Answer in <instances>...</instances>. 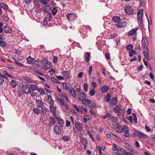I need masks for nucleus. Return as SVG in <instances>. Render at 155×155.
Returning <instances> with one entry per match:
<instances>
[{"label":"nucleus","instance_id":"f257e3e1","mask_svg":"<svg viewBox=\"0 0 155 155\" xmlns=\"http://www.w3.org/2000/svg\"><path fill=\"white\" fill-rule=\"evenodd\" d=\"M36 107H34L32 110L34 114H38L39 113L42 114L43 113V109L42 107L44 105L42 101L39 100H36Z\"/></svg>","mask_w":155,"mask_h":155},{"label":"nucleus","instance_id":"f03ea898","mask_svg":"<svg viewBox=\"0 0 155 155\" xmlns=\"http://www.w3.org/2000/svg\"><path fill=\"white\" fill-rule=\"evenodd\" d=\"M113 110L118 116H124L125 112V110L119 105L115 106L113 108Z\"/></svg>","mask_w":155,"mask_h":155},{"label":"nucleus","instance_id":"7ed1b4c3","mask_svg":"<svg viewBox=\"0 0 155 155\" xmlns=\"http://www.w3.org/2000/svg\"><path fill=\"white\" fill-rule=\"evenodd\" d=\"M133 135L135 137H138L140 138H146L147 137V136L146 134L139 130L135 131Z\"/></svg>","mask_w":155,"mask_h":155},{"label":"nucleus","instance_id":"20e7f679","mask_svg":"<svg viewBox=\"0 0 155 155\" xmlns=\"http://www.w3.org/2000/svg\"><path fill=\"white\" fill-rule=\"evenodd\" d=\"M124 11L127 15L133 14L134 12L132 7L130 6H126L124 8Z\"/></svg>","mask_w":155,"mask_h":155},{"label":"nucleus","instance_id":"39448f33","mask_svg":"<svg viewBox=\"0 0 155 155\" xmlns=\"http://www.w3.org/2000/svg\"><path fill=\"white\" fill-rule=\"evenodd\" d=\"M43 64V61L41 60H37L35 61L32 64L33 66L35 68H40L41 67Z\"/></svg>","mask_w":155,"mask_h":155},{"label":"nucleus","instance_id":"423d86ee","mask_svg":"<svg viewBox=\"0 0 155 155\" xmlns=\"http://www.w3.org/2000/svg\"><path fill=\"white\" fill-rule=\"evenodd\" d=\"M56 100L59 101L61 105H64L66 107V109L67 110H68V105L67 104L66 101H64V100L62 98H59L58 97H57L56 98Z\"/></svg>","mask_w":155,"mask_h":155},{"label":"nucleus","instance_id":"0eeeda50","mask_svg":"<svg viewBox=\"0 0 155 155\" xmlns=\"http://www.w3.org/2000/svg\"><path fill=\"white\" fill-rule=\"evenodd\" d=\"M66 16L67 19L70 21L74 20L76 17V15L74 14L71 13H68Z\"/></svg>","mask_w":155,"mask_h":155},{"label":"nucleus","instance_id":"6e6552de","mask_svg":"<svg viewBox=\"0 0 155 155\" xmlns=\"http://www.w3.org/2000/svg\"><path fill=\"white\" fill-rule=\"evenodd\" d=\"M143 10L141 9L139 10L137 13V18L138 21H141L142 20L143 16Z\"/></svg>","mask_w":155,"mask_h":155},{"label":"nucleus","instance_id":"1a4fd4ad","mask_svg":"<svg viewBox=\"0 0 155 155\" xmlns=\"http://www.w3.org/2000/svg\"><path fill=\"white\" fill-rule=\"evenodd\" d=\"M109 87L107 85H104L101 86L100 88V90L101 93H105L109 90Z\"/></svg>","mask_w":155,"mask_h":155},{"label":"nucleus","instance_id":"9d476101","mask_svg":"<svg viewBox=\"0 0 155 155\" xmlns=\"http://www.w3.org/2000/svg\"><path fill=\"white\" fill-rule=\"evenodd\" d=\"M83 124L81 123L76 122L75 124V127L78 130L81 131L83 128Z\"/></svg>","mask_w":155,"mask_h":155},{"label":"nucleus","instance_id":"9b49d317","mask_svg":"<svg viewBox=\"0 0 155 155\" xmlns=\"http://www.w3.org/2000/svg\"><path fill=\"white\" fill-rule=\"evenodd\" d=\"M48 125L49 127L54 125L55 124V121L54 118L52 116L50 117L48 119Z\"/></svg>","mask_w":155,"mask_h":155},{"label":"nucleus","instance_id":"f8f14e48","mask_svg":"<svg viewBox=\"0 0 155 155\" xmlns=\"http://www.w3.org/2000/svg\"><path fill=\"white\" fill-rule=\"evenodd\" d=\"M83 34L86 35V32L90 31L91 30V27L89 26H83Z\"/></svg>","mask_w":155,"mask_h":155},{"label":"nucleus","instance_id":"ddd939ff","mask_svg":"<svg viewBox=\"0 0 155 155\" xmlns=\"http://www.w3.org/2000/svg\"><path fill=\"white\" fill-rule=\"evenodd\" d=\"M54 131L56 134H60L61 133V129L58 126L55 125L54 128Z\"/></svg>","mask_w":155,"mask_h":155},{"label":"nucleus","instance_id":"4468645a","mask_svg":"<svg viewBox=\"0 0 155 155\" xmlns=\"http://www.w3.org/2000/svg\"><path fill=\"white\" fill-rule=\"evenodd\" d=\"M22 89L23 92L24 94H28L29 93L30 90L28 86L26 85H23Z\"/></svg>","mask_w":155,"mask_h":155},{"label":"nucleus","instance_id":"2eb2a0df","mask_svg":"<svg viewBox=\"0 0 155 155\" xmlns=\"http://www.w3.org/2000/svg\"><path fill=\"white\" fill-rule=\"evenodd\" d=\"M62 74L63 75V77L66 79H68L70 78V72L68 71H63Z\"/></svg>","mask_w":155,"mask_h":155},{"label":"nucleus","instance_id":"dca6fc26","mask_svg":"<svg viewBox=\"0 0 155 155\" xmlns=\"http://www.w3.org/2000/svg\"><path fill=\"white\" fill-rule=\"evenodd\" d=\"M117 152L122 155H125L127 154V152L124 149L120 148H118Z\"/></svg>","mask_w":155,"mask_h":155},{"label":"nucleus","instance_id":"f3484780","mask_svg":"<svg viewBox=\"0 0 155 155\" xmlns=\"http://www.w3.org/2000/svg\"><path fill=\"white\" fill-rule=\"evenodd\" d=\"M112 20L115 23H119L121 21V19L119 16H114L112 18Z\"/></svg>","mask_w":155,"mask_h":155},{"label":"nucleus","instance_id":"a211bd4d","mask_svg":"<svg viewBox=\"0 0 155 155\" xmlns=\"http://www.w3.org/2000/svg\"><path fill=\"white\" fill-rule=\"evenodd\" d=\"M126 26V21H123L122 22H119L116 25V26L119 28H124Z\"/></svg>","mask_w":155,"mask_h":155},{"label":"nucleus","instance_id":"6ab92c4d","mask_svg":"<svg viewBox=\"0 0 155 155\" xmlns=\"http://www.w3.org/2000/svg\"><path fill=\"white\" fill-rule=\"evenodd\" d=\"M90 53L88 52H87L84 56V58L86 62L87 63H89L90 60Z\"/></svg>","mask_w":155,"mask_h":155},{"label":"nucleus","instance_id":"aec40b11","mask_svg":"<svg viewBox=\"0 0 155 155\" xmlns=\"http://www.w3.org/2000/svg\"><path fill=\"white\" fill-rule=\"evenodd\" d=\"M78 97L79 100H81V98H82L83 99H85L86 97L85 93L83 92H81L78 95Z\"/></svg>","mask_w":155,"mask_h":155},{"label":"nucleus","instance_id":"412c9836","mask_svg":"<svg viewBox=\"0 0 155 155\" xmlns=\"http://www.w3.org/2000/svg\"><path fill=\"white\" fill-rule=\"evenodd\" d=\"M137 28H135L131 30L128 32V34L129 36H131L134 34L136 35V31L137 30Z\"/></svg>","mask_w":155,"mask_h":155},{"label":"nucleus","instance_id":"4be33fe9","mask_svg":"<svg viewBox=\"0 0 155 155\" xmlns=\"http://www.w3.org/2000/svg\"><path fill=\"white\" fill-rule=\"evenodd\" d=\"M4 31L6 33H10L12 32L11 28L10 27H5Z\"/></svg>","mask_w":155,"mask_h":155},{"label":"nucleus","instance_id":"5701e85b","mask_svg":"<svg viewBox=\"0 0 155 155\" xmlns=\"http://www.w3.org/2000/svg\"><path fill=\"white\" fill-rule=\"evenodd\" d=\"M52 64L51 62L47 61L46 62V64L44 65V67L45 69H49L51 68Z\"/></svg>","mask_w":155,"mask_h":155},{"label":"nucleus","instance_id":"b1692460","mask_svg":"<svg viewBox=\"0 0 155 155\" xmlns=\"http://www.w3.org/2000/svg\"><path fill=\"white\" fill-rule=\"evenodd\" d=\"M111 101V104H112L113 106L116 105L117 104L118 101L116 97H113L112 98Z\"/></svg>","mask_w":155,"mask_h":155},{"label":"nucleus","instance_id":"393cba45","mask_svg":"<svg viewBox=\"0 0 155 155\" xmlns=\"http://www.w3.org/2000/svg\"><path fill=\"white\" fill-rule=\"evenodd\" d=\"M58 95L60 97H65V99H66L67 101L68 102H69V99H68V97L66 93H60Z\"/></svg>","mask_w":155,"mask_h":155},{"label":"nucleus","instance_id":"a878e982","mask_svg":"<svg viewBox=\"0 0 155 155\" xmlns=\"http://www.w3.org/2000/svg\"><path fill=\"white\" fill-rule=\"evenodd\" d=\"M37 91L41 95H44L45 93L44 89L42 88L37 87Z\"/></svg>","mask_w":155,"mask_h":155},{"label":"nucleus","instance_id":"bb28decb","mask_svg":"<svg viewBox=\"0 0 155 155\" xmlns=\"http://www.w3.org/2000/svg\"><path fill=\"white\" fill-rule=\"evenodd\" d=\"M69 91L71 96L73 97H75L76 96L75 90L72 88H71L69 89Z\"/></svg>","mask_w":155,"mask_h":155},{"label":"nucleus","instance_id":"cd10ccee","mask_svg":"<svg viewBox=\"0 0 155 155\" xmlns=\"http://www.w3.org/2000/svg\"><path fill=\"white\" fill-rule=\"evenodd\" d=\"M82 103L87 106H88L91 103V101L90 100H88L85 99L82 100Z\"/></svg>","mask_w":155,"mask_h":155},{"label":"nucleus","instance_id":"c85d7f7f","mask_svg":"<svg viewBox=\"0 0 155 155\" xmlns=\"http://www.w3.org/2000/svg\"><path fill=\"white\" fill-rule=\"evenodd\" d=\"M129 129L128 127H127L126 130L124 132V136L125 137H129L130 136V134L129 133Z\"/></svg>","mask_w":155,"mask_h":155},{"label":"nucleus","instance_id":"c756f323","mask_svg":"<svg viewBox=\"0 0 155 155\" xmlns=\"http://www.w3.org/2000/svg\"><path fill=\"white\" fill-rule=\"evenodd\" d=\"M29 89L30 91H35V90H37V87L34 84H31L29 85Z\"/></svg>","mask_w":155,"mask_h":155},{"label":"nucleus","instance_id":"7c9ffc66","mask_svg":"<svg viewBox=\"0 0 155 155\" xmlns=\"http://www.w3.org/2000/svg\"><path fill=\"white\" fill-rule=\"evenodd\" d=\"M51 7L50 6L46 5L45 6V12L48 13V15L51 14Z\"/></svg>","mask_w":155,"mask_h":155},{"label":"nucleus","instance_id":"2f4dec72","mask_svg":"<svg viewBox=\"0 0 155 155\" xmlns=\"http://www.w3.org/2000/svg\"><path fill=\"white\" fill-rule=\"evenodd\" d=\"M84 123H86L91 118V115H84Z\"/></svg>","mask_w":155,"mask_h":155},{"label":"nucleus","instance_id":"473e14b6","mask_svg":"<svg viewBox=\"0 0 155 155\" xmlns=\"http://www.w3.org/2000/svg\"><path fill=\"white\" fill-rule=\"evenodd\" d=\"M47 100L48 101L49 103L51 105H53L54 104V101L52 99L51 96L49 95H48L47 96Z\"/></svg>","mask_w":155,"mask_h":155},{"label":"nucleus","instance_id":"72a5a7b5","mask_svg":"<svg viewBox=\"0 0 155 155\" xmlns=\"http://www.w3.org/2000/svg\"><path fill=\"white\" fill-rule=\"evenodd\" d=\"M80 138H81V142L83 145L87 144V140L86 138H81V137H80Z\"/></svg>","mask_w":155,"mask_h":155},{"label":"nucleus","instance_id":"f704fd0d","mask_svg":"<svg viewBox=\"0 0 155 155\" xmlns=\"http://www.w3.org/2000/svg\"><path fill=\"white\" fill-rule=\"evenodd\" d=\"M50 110L51 112H52L54 114L55 113V111L56 109V107L53 106V105L51 104L50 106Z\"/></svg>","mask_w":155,"mask_h":155},{"label":"nucleus","instance_id":"c9c22d12","mask_svg":"<svg viewBox=\"0 0 155 155\" xmlns=\"http://www.w3.org/2000/svg\"><path fill=\"white\" fill-rule=\"evenodd\" d=\"M57 12V9L56 7L51 8V10L50 12L51 14H52L54 15H55Z\"/></svg>","mask_w":155,"mask_h":155},{"label":"nucleus","instance_id":"e433bc0d","mask_svg":"<svg viewBox=\"0 0 155 155\" xmlns=\"http://www.w3.org/2000/svg\"><path fill=\"white\" fill-rule=\"evenodd\" d=\"M0 6H1L2 8L5 10H7L8 8V6L3 2H1L0 3Z\"/></svg>","mask_w":155,"mask_h":155},{"label":"nucleus","instance_id":"4c0bfd02","mask_svg":"<svg viewBox=\"0 0 155 155\" xmlns=\"http://www.w3.org/2000/svg\"><path fill=\"white\" fill-rule=\"evenodd\" d=\"M143 54L144 55L145 57H146L147 60H149L150 59V58L149 57V51H148H148L147 50L146 51H144L143 52Z\"/></svg>","mask_w":155,"mask_h":155},{"label":"nucleus","instance_id":"58836bf2","mask_svg":"<svg viewBox=\"0 0 155 155\" xmlns=\"http://www.w3.org/2000/svg\"><path fill=\"white\" fill-rule=\"evenodd\" d=\"M9 83L13 88L15 87L17 85L16 81L13 80H11Z\"/></svg>","mask_w":155,"mask_h":155},{"label":"nucleus","instance_id":"ea45409f","mask_svg":"<svg viewBox=\"0 0 155 155\" xmlns=\"http://www.w3.org/2000/svg\"><path fill=\"white\" fill-rule=\"evenodd\" d=\"M127 127L126 126H124L123 128H121V129H119L117 132L120 133H123L124 132L125 130H126V129L127 128Z\"/></svg>","mask_w":155,"mask_h":155},{"label":"nucleus","instance_id":"a19ab883","mask_svg":"<svg viewBox=\"0 0 155 155\" xmlns=\"http://www.w3.org/2000/svg\"><path fill=\"white\" fill-rule=\"evenodd\" d=\"M61 139L64 141L68 142L70 140V137L68 136H64L61 137Z\"/></svg>","mask_w":155,"mask_h":155},{"label":"nucleus","instance_id":"79ce46f5","mask_svg":"<svg viewBox=\"0 0 155 155\" xmlns=\"http://www.w3.org/2000/svg\"><path fill=\"white\" fill-rule=\"evenodd\" d=\"M3 78H4L5 79L7 78L5 75H0V85L2 84L4 82V80Z\"/></svg>","mask_w":155,"mask_h":155},{"label":"nucleus","instance_id":"37998d69","mask_svg":"<svg viewBox=\"0 0 155 155\" xmlns=\"http://www.w3.org/2000/svg\"><path fill=\"white\" fill-rule=\"evenodd\" d=\"M137 54V52L134 50H130L129 51V54L130 57H132L134 54Z\"/></svg>","mask_w":155,"mask_h":155},{"label":"nucleus","instance_id":"c03bdc74","mask_svg":"<svg viewBox=\"0 0 155 155\" xmlns=\"http://www.w3.org/2000/svg\"><path fill=\"white\" fill-rule=\"evenodd\" d=\"M23 78L27 82L30 83L33 82V81L27 77H23Z\"/></svg>","mask_w":155,"mask_h":155},{"label":"nucleus","instance_id":"a18cd8bd","mask_svg":"<svg viewBox=\"0 0 155 155\" xmlns=\"http://www.w3.org/2000/svg\"><path fill=\"white\" fill-rule=\"evenodd\" d=\"M34 59L31 57H29L27 59V62L28 64H31L33 61Z\"/></svg>","mask_w":155,"mask_h":155},{"label":"nucleus","instance_id":"49530a36","mask_svg":"<svg viewBox=\"0 0 155 155\" xmlns=\"http://www.w3.org/2000/svg\"><path fill=\"white\" fill-rule=\"evenodd\" d=\"M142 42L143 44H148V40L147 38L145 37H143Z\"/></svg>","mask_w":155,"mask_h":155},{"label":"nucleus","instance_id":"de8ad7c7","mask_svg":"<svg viewBox=\"0 0 155 155\" xmlns=\"http://www.w3.org/2000/svg\"><path fill=\"white\" fill-rule=\"evenodd\" d=\"M110 121L113 123H116L117 121V119L116 117H110Z\"/></svg>","mask_w":155,"mask_h":155},{"label":"nucleus","instance_id":"09e8293b","mask_svg":"<svg viewBox=\"0 0 155 155\" xmlns=\"http://www.w3.org/2000/svg\"><path fill=\"white\" fill-rule=\"evenodd\" d=\"M58 121L59 125L61 127H63L64 124V120L61 118H59Z\"/></svg>","mask_w":155,"mask_h":155},{"label":"nucleus","instance_id":"8fccbe9b","mask_svg":"<svg viewBox=\"0 0 155 155\" xmlns=\"http://www.w3.org/2000/svg\"><path fill=\"white\" fill-rule=\"evenodd\" d=\"M133 45H129L126 46V49L127 51H130L133 48Z\"/></svg>","mask_w":155,"mask_h":155},{"label":"nucleus","instance_id":"3c124183","mask_svg":"<svg viewBox=\"0 0 155 155\" xmlns=\"http://www.w3.org/2000/svg\"><path fill=\"white\" fill-rule=\"evenodd\" d=\"M132 117L134 121L135 122V123H137V118L136 115L135 114H132Z\"/></svg>","mask_w":155,"mask_h":155},{"label":"nucleus","instance_id":"603ef678","mask_svg":"<svg viewBox=\"0 0 155 155\" xmlns=\"http://www.w3.org/2000/svg\"><path fill=\"white\" fill-rule=\"evenodd\" d=\"M73 107L78 112H81L82 111V110L81 108H80V109H79V108L78 107L74 104H73Z\"/></svg>","mask_w":155,"mask_h":155},{"label":"nucleus","instance_id":"864d4df0","mask_svg":"<svg viewBox=\"0 0 155 155\" xmlns=\"http://www.w3.org/2000/svg\"><path fill=\"white\" fill-rule=\"evenodd\" d=\"M87 133L90 136V138L92 139V140L93 141H94V140L93 137V135L92 134V133L91 131L88 130L87 131Z\"/></svg>","mask_w":155,"mask_h":155},{"label":"nucleus","instance_id":"5fc2aeb1","mask_svg":"<svg viewBox=\"0 0 155 155\" xmlns=\"http://www.w3.org/2000/svg\"><path fill=\"white\" fill-rule=\"evenodd\" d=\"M89 93H90V94L91 96H94L95 93V91L94 90V89H91Z\"/></svg>","mask_w":155,"mask_h":155},{"label":"nucleus","instance_id":"6e6d98bb","mask_svg":"<svg viewBox=\"0 0 155 155\" xmlns=\"http://www.w3.org/2000/svg\"><path fill=\"white\" fill-rule=\"evenodd\" d=\"M2 72L4 74H5V75L7 76H8L9 77H10V78H12L13 77L11 75L9 74L8 73V72L6 71H5V70L3 71Z\"/></svg>","mask_w":155,"mask_h":155},{"label":"nucleus","instance_id":"4d7b16f0","mask_svg":"<svg viewBox=\"0 0 155 155\" xmlns=\"http://www.w3.org/2000/svg\"><path fill=\"white\" fill-rule=\"evenodd\" d=\"M51 80L52 81L55 82L56 83H59L60 82L56 78L54 77H51Z\"/></svg>","mask_w":155,"mask_h":155},{"label":"nucleus","instance_id":"13d9d810","mask_svg":"<svg viewBox=\"0 0 155 155\" xmlns=\"http://www.w3.org/2000/svg\"><path fill=\"white\" fill-rule=\"evenodd\" d=\"M3 20L6 22H8L9 21L10 18L8 16H4L2 18Z\"/></svg>","mask_w":155,"mask_h":155},{"label":"nucleus","instance_id":"bf43d9fd","mask_svg":"<svg viewBox=\"0 0 155 155\" xmlns=\"http://www.w3.org/2000/svg\"><path fill=\"white\" fill-rule=\"evenodd\" d=\"M15 62L19 67H22L24 65L23 64L18 62V61L16 60L15 61Z\"/></svg>","mask_w":155,"mask_h":155},{"label":"nucleus","instance_id":"052dcab7","mask_svg":"<svg viewBox=\"0 0 155 155\" xmlns=\"http://www.w3.org/2000/svg\"><path fill=\"white\" fill-rule=\"evenodd\" d=\"M111 98V96L110 95V94H107V96L106 97V99L107 100V102H108L109 101H110Z\"/></svg>","mask_w":155,"mask_h":155},{"label":"nucleus","instance_id":"680f3d73","mask_svg":"<svg viewBox=\"0 0 155 155\" xmlns=\"http://www.w3.org/2000/svg\"><path fill=\"white\" fill-rule=\"evenodd\" d=\"M88 85L87 83H85L84 84V89L85 91H87V90Z\"/></svg>","mask_w":155,"mask_h":155},{"label":"nucleus","instance_id":"e2e57ef3","mask_svg":"<svg viewBox=\"0 0 155 155\" xmlns=\"http://www.w3.org/2000/svg\"><path fill=\"white\" fill-rule=\"evenodd\" d=\"M62 85L65 89L68 90L69 89V87L67 86L66 83H63Z\"/></svg>","mask_w":155,"mask_h":155},{"label":"nucleus","instance_id":"0e129e2a","mask_svg":"<svg viewBox=\"0 0 155 155\" xmlns=\"http://www.w3.org/2000/svg\"><path fill=\"white\" fill-rule=\"evenodd\" d=\"M29 93H30L31 95L33 97L36 96V94L35 92V91H29Z\"/></svg>","mask_w":155,"mask_h":155},{"label":"nucleus","instance_id":"69168bd1","mask_svg":"<svg viewBox=\"0 0 155 155\" xmlns=\"http://www.w3.org/2000/svg\"><path fill=\"white\" fill-rule=\"evenodd\" d=\"M34 4L35 6H36L37 8H39L40 6V5L39 4V2L37 1H35Z\"/></svg>","mask_w":155,"mask_h":155},{"label":"nucleus","instance_id":"338daca9","mask_svg":"<svg viewBox=\"0 0 155 155\" xmlns=\"http://www.w3.org/2000/svg\"><path fill=\"white\" fill-rule=\"evenodd\" d=\"M7 68L11 70H13L15 69L14 68L13 66H11L9 64L7 65Z\"/></svg>","mask_w":155,"mask_h":155},{"label":"nucleus","instance_id":"774afa93","mask_svg":"<svg viewBox=\"0 0 155 155\" xmlns=\"http://www.w3.org/2000/svg\"><path fill=\"white\" fill-rule=\"evenodd\" d=\"M117 149H118L117 148V145L115 143H114L113 144V147L112 149V150L113 151H114L117 150Z\"/></svg>","mask_w":155,"mask_h":155}]
</instances>
